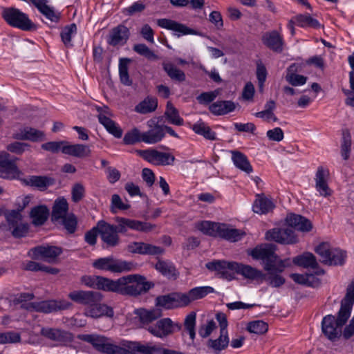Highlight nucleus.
I'll use <instances>...</instances> for the list:
<instances>
[{
    "label": "nucleus",
    "mask_w": 354,
    "mask_h": 354,
    "mask_svg": "<svg viewBox=\"0 0 354 354\" xmlns=\"http://www.w3.org/2000/svg\"><path fill=\"white\" fill-rule=\"evenodd\" d=\"M162 66L165 72L172 80L177 82L185 80V73L175 66L173 63L165 61L162 63Z\"/></svg>",
    "instance_id": "obj_40"
},
{
    "label": "nucleus",
    "mask_w": 354,
    "mask_h": 354,
    "mask_svg": "<svg viewBox=\"0 0 354 354\" xmlns=\"http://www.w3.org/2000/svg\"><path fill=\"white\" fill-rule=\"evenodd\" d=\"M136 314L138 316L142 327L147 330L149 326H152V322L162 316V312L160 309L146 310L144 308L138 309Z\"/></svg>",
    "instance_id": "obj_28"
},
{
    "label": "nucleus",
    "mask_w": 354,
    "mask_h": 354,
    "mask_svg": "<svg viewBox=\"0 0 354 354\" xmlns=\"http://www.w3.org/2000/svg\"><path fill=\"white\" fill-rule=\"evenodd\" d=\"M146 8V5L141 1L134 2L130 6L125 8L122 10V13L125 16H133L138 13H141Z\"/></svg>",
    "instance_id": "obj_62"
},
{
    "label": "nucleus",
    "mask_w": 354,
    "mask_h": 354,
    "mask_svg": "<svg viewBox=\"0 0 354 354\" xmlns=\"http://www.w3.org/2000/svg\"><path fill=\"white\" fill-rule=\"evenodd\" d=\"M232 160L237 168L248 174L252 171V167L246 156H232Z\"/></svg>",
    "instance_id": "obj_63"
},
{
    "label": "nucleus",
    "mask_w": 354,
    "mask_h": 354,
    "mask_svg": "<svg viewBox=\"0 0 354 354\" xmlns=\"http://www.w3.org/2000/svg\"><path fill=\"white\" fill-rule=\"evenodd\" d=\"M156 269L168 279H176L178 275L175 266L167 261L158 260L156 264Z\"/></svg>",
    "instance_id": "obj_41"
},
{
    "label": "nucleus",
    "mask_w": 354,
    "mask_h": 354,
    "mask_svg": "<svg viewBox=\"0 0 354 354\" xmlns=\"http://www.w3.org/2000/svg\"><path fill=\"white\" fill-rule=\"evenodd\" d=\"M96 286L97 288L100 290H103L104 291H110L119 293L120 286L121 285V281L122 282L124 279H121V278L114 281L106 277L96 276Z\"/></svg>",
    "instance_id": "obj_31"
},
{
    "label": "nucleus",
    "mask_w": 354,
    "mask_h": 354,
    "mask_svg": "<svg viewBox=\"0 0 354 354\" xmlns=\"http://www.w3.org/2000/svg\"><path fill=\"white\" fill-rule=\"evenodd\" d=\"M133 49L140 55L145 56L149 59L156 60L158 57L144 44H136Z\"/></svg>",
    "instance_id": "obj_61"
},
{
    "label": "nucleus",
    "mask_w": 354,
    "mask_h": 354,
    "mask_svg": "<svg viewBox=\"0 0 354 354\" xmlns=\"http://www.w3.org/2000/svg\"><path fill=\"white\" fill-rule=\"evenodd\" d=\"M266 239L281 244H294L297 243L298 239L292 228L276 227L268 230L266 234Z\"/></svg>",
    "instance_id": "obj_13"
},
{
    "label": "nucleus",
    "mask_w": 354,
    "mask_h": 354,
    "mask_svg": "<svg viewBox=\"0 0 354 354\" xmlns=\"http://www.w3.org/2000/svg\"><path fill=\"white\" fill-rule=\"evenodd\" d=\"M214 290L210 286L196 287L189 290L187 293L192 304L193 301L205 297L209 293L214 292Z\"/></svg>",
    "instance_id": "obj_46"
},
{
    "label": "nucleus",
    "mask_w": 354,
    "mask_h": 354,
    "mask_svg": "<svg viewBox=\"0 0 354 354\" xmlns=\"http://www.w3.org/2000/svg\"><path fill=\"white\" fill-rule=\"evenodd\" d=\"M41 148L53 153L62 152L66 155H88L89 148L84 145H71L67 141L48 142L41 145Z\"/></svg>",
    "instance_id": "obj_8"
},
{
    "label": "nucleus",
    "mask_w": 354,
    "mask_h": 354,
    "mask_svg": "<svg viewBox=\"0 0 354 354\" xmlns=\"http://www.w3.org/2000/svg\"><path fill=\"white\" fill-rule=\"evenodd\" d=\"M97 227L100 228V235L102 241L107 247H116L120 243L119 231L116 225L101 220L97 222Z\"/></svg>",
    "instance_id": "obj_14"
},
{
    "label": "nucleus",
    "mask_w": 354,
    "mask_h": 354,
    "mask_svg": "<svg viewBox=\"0 0 354 354\" xmlns=\"http://www.w3.org/2000/svg\"><path fill=\"white\" fill-rule=\"evenodd\" d=\"M297 25L302 28H319L321 25L319 22L308 15H297L295 16Z\"/></svg>",
    "instance_id": "obj_47"
},
{
    "label": "nucleus",
    "mask_w": 354,
    "mask_h": 354,
    "mask_svg": "<svg viewBox=\"0 0 354 354\" xmlns=\"http://www.w3.org/2000/svg\"><path fill=\"white\" fill-rule=\"evenodd\" d=\"M77 32V26L75 24L66 26L61 32V38L66 47L72 46L71 37Z\"/></svg>",
    "instance_id": "obj_58"
},
{
    "label": "nucleus",
    "mask_w": 354,
    "mask_h": 354,
    "mask_svg": "<svg viewBox=\"0 0 354 354\" xmlns=\"http://www.w3.org/2000/svg\"><path fill=\"white\" fill-rule=\"evenodd\" d=\"M157 24L161 28L173 30L177 32V36L185 35H198V32L186 25L178 23L176 21L168 19H160L157 21Z\"/></svg>",
    "instance_id": "obj_19"
},
{
    "label": "nucleus",
    "mask_w": 354,
    "mask_h": 354,
    "mask_svg": "<svg viewBox=\"0 0 354 354\" xmlns=\"http://www.w3.org/2000/svg\"><path fill=\"white\" fill-rule=\"evenodd\" d=\"M236 108L235 104L232 101H218L209 106V111L214 115H221L233 111Z\"/></svg>",
    "instance_id": "obj_37"
},
{
    "label": "nucleus",
    "mask_w": 354,
    "mask_h": 354,
    "mask_svg": "<svg viewBox=\"0 0 354 354\" xmlns=\"http://www.w3.org/2000/svg\"><path fill=\"white\" fill-rule=\"evenodd\" d=\"M165 116L168 122L172 124L181 126L183 124V119L180 117L178 111L171 102H167L165 112Z\"/></svg>",
    "instance_id": "obj_44"
},
{
    "label": "nucleus",
    "mask_w": 354,
    "mask_h": 354,
    "mask_svg": "<svg viewBox=\"0 0 354 354\" xmlns=\"http://www.w3.org/2000/svg\"><path fill=\"white\" fill-rule=\"evenodd\" d=\"M145 159L151 164L156 166L173 165L175 156H144Z\"/></svg>",
    "instance_id": "obj_57"
},
{
    "label": "nucleus",
    "mask_w": 354,
    "mask_h": 354,
    "mask_svg": "<svg viewBox=\"0 0 354 354\" xmlns=\"http://www.w3.org/2000/svg\"><path fill=\"white\" fill-rule=\"evenodd\" d=\"M348 309H339L337 317L332 315L325 316L322 322V330L330 341H336L342 335V328L349 318Z\"/></svg>",
    "instance_id": "obj_3"
},
{
    "label": "nucleus",
    "mask_w": 354,
    "mask_h": 354,
    "mask_svg": "<svg viewBox=\"0 0 354 354\" xmlns=\"http://www.w3.org/2000/svg\"><path fill=\"white\" fill-rule=\"evenodd\" d=\"M247 330L251 333L263 335L268 330V325L262 320H256L248 324Z\"/></svg>",
    "instance_id": "obj_50"
},
{
    "label": "nucleus",
    "mask_w": 354,
    "mask_h": 354,
    "mask_svg": "<svg viewBox=\"0 0 354 354\" xmlns=\"http://www.w3.org/2000/svg\"><path fill=\"white\" fill-rule=\"evenodd\" d=\"M68 297L73 301L83 305H93L102 300V295L96 291L77 290L69 293Z\"/></svg>",
    "instance_id": "obj_17"
},
{
    "label": "nucleus",
    "mask_w": 354,
    "mask_h": 354,
    "mask_svg": "<svg viewBox=\"0 0 354 354\" xmlns=\"http://www.w3.org/2000/svg\"><path fill=\"white\" fill-rule=\"evenodd\" d=\"M35 259H42L48 262H53L62 254L61 248L56 246H37L32 249Z\"/></svg>",
    "instance_id": "obj_20"
},
{
    "label": "nucleus",
    "mask_w": 354,
    "mask_h": 354,
    "mask_svg": "<svg viewBox=\"0 0 354 354\" xmlns=\"http://www.w3.org/2000/svg\"><path fill=\"white\" fill-rule=\"evenodd\" d=\"M158 106V100L153 97H147L135 106V111L141 114L153 112Z\"/></svg>",
    "instance_id": "obj_42"
},
{
    "label": "nucleus",
    "mask_w": 354,
    "mask_h": 354,
    "mask_svg": "<svg viewBox=\"0 0 354 354\" xmlns=\"http://www.w3.org/2000/svg\"><path fill=\"white\" fill-rule=\"evenodd\" d=\"M354 304V281H353L347 288V291L344 299L341 302L340 309L345 308L348 309L349 316L351 315L352 306Z\"/></svg>",
    "instance_id": "obj_52"
},
{
    "label": "nucleus",
    "mask_w": 354,
    "mask_h": 354,
    "mask_svg": "<svg viewBox=\"0 0 354 354\" xmlns=\"http://www.w3.org/2000/svg\"><path fill=\"white\" fill-rule=\"evenodd\" d=\"M156 306L165 309H174V300L173 292L158 296L156 298Z\"/></svg>",
    "instance_id": "obj_51"
},
{
    "label": "nucleus",
    "mask_w": 354,
    "mask_h": 354,
    "mask_svg": "<svg viewBox=\"0 0 354 354\" xmlns=\"http://www.w3.org/2000/svg\"><path fill=\"white\" fill-rule=\"evenodd\" d=\"M286 222L290 227V228H294L303 232H308L313 228V224L310 221L299 214H288L286 218Z\"/></svg>",
    "instance_id": "obj_23"
},
{
    "label": "nucleus",
    "mask_w": 354,
    "mask_h": 354,
    "mask_svg": "<svg viewBox=\"0 0 354 354\" xmlns=\"http://www.w3.org/2000/svg\"><path fill=\"white\" fill-rule=\"evenodd\" d=\"M315 252L320 257L321 262L328 266H342L346 257L345 251L332 248L328 242L319 243Z\"/></svg>",
    "instance_id": "obj_7"
},
{
    "label": "nucleus",
    "mask_w": 354,
    "mask_h": 354,
    "mask_svg": "<svg viewBox=\"0 0 354 354\" xmlns=\"http://www.w3.org/2000/svg\"><path fill=\"white\" fill-rule=\"evenodd\" d=\"M100 123L102 124L106 131L117 138H120L123 131L120 127L109 117L100 116Z\"/></svg>",
    "instance_id": "obj_43"
},
{
    "label": "nucleus",
    "mask_w": 354,
    "mask_h": 354,
    "mask_svg": "<svg viewBox=\"0 0 354 354\" xmlns=\"http://www.w3.org/2000/svg\"><path fill=\"white\" fill-rule=\"evenodd\" d=\"M129 37V30L127 27L119 25L113 28L110 32L108 43L113 46L124 45Z\"/></svg>",
    "instance_id": "obj_26"
},
{
    "label": "nucleus",
    "mask_w": 354,
    "mask_h": 354,
    "mask_svg": "<svg viewBox=\"0 0 354 354\" xmlns=\"http://www.w3.org/2000/svg\"><path fill=\"white\" fill-rule=\"evenodd\" d=\"M92 265L96 269L111 272L129 271L133 267L132 263L115 259L112 256L97 259L93 262Z\"/></svg>",
    "instance_id": "obj_9"
},
{
    "label": "nucleus",
    "mask_w": 354,
    "mask_h": 354,
    "mask_svg": "<svg viewBox=\"0 0 354 354\" xmlns=\"http://www.w3.org/2000/svg\"><path fill=\"white\" fill-rule=\"evenodd\" d=\"M130 351H133L134 354L136 352L141 353L142 354H158L159 348L157 346H149L140 344L139 343H131L129 346Z\"/></svg>",
    "instance_id": "obj_55"
},
{
    "label": "nucleus",
    "mask_w": 354,
    "mask_h": 354,
    "mask_svg": "<svg viewBox=\"0 0 354 354\" xmlns=\"http://www.w3.org/2000/svg\"><path fill=\"white\" fill-rule=\"evenodd\" d=\"M182 326L179 323H174L170 318H162L156 324L147 327V331L155 337L164 338L173 334L176 329L180 330Z\"/></svg>",
    "instance_id": "obj_10"
},
{
    "label": "nucleus",
    "mask_w": 354,
    "mask_h": 354,
    "mask_svg": "<svg viewBox=\"0 0 354 354\" xmlns=\"http://www.w3.org/2000/svg\"><path fill=\"white\" fill-rule=\"evenodd\" d=\"M106 354H134L133 351H130V348H122L112 344H108L107 347L105 348Z\"/></svg>",
    "instance_id": "obj_64"
},
{
    "label": "nucleus",
    "mask_w": 354,
    "mask_h": 354,
    "mask_svg": "<svg viewBox=\"0 0 354 354\" xmlns=\"http://www.w3.org/2000/svg\"><path fill=\"white\" fill-rule=\"evenodd\" d=\"M262 42L274 52L279 53L283 50V37L277 30L265 32L262 36Z\"/></svg>",
    "instance_id": "obj_22"
},
{
    "label": "nucleus",
    "mask_w": 354,
    "mask_h": 354,
    "mask_svg": "<svg viewBox=\"0 0 354 354\" xmlns=\"http://www.w3.org/2000/svg\"><path fill=\"white\" fill-rule=\"evenodd\" d=\"M234 262H227L225 261H214L206 264V268L209 270L218 272L223 277L227 278L228 270H232V264Z\"/></svg>",
    "instance_id": "obj_39"
},
{
    "label": "nucleus",
    "mask_w": 354,
    "mask_h": 354,
    "mask_svg": "<svg viewBox=\"0 0 354 354\" xmlns=\"http://www.w3.org/2000/svg\"><path fill=\"white\" fill-rule=\"evenodd\" d=\"M299 66L296 64H292L287 69L286 75V81L293 86H297L304 84L307 81V77L297 74Z\"/></svg>",
    "instance_id": "obj_35"
},
{
    "label": "nucleus",
    "mask_w": 354,
    "mask_h": 354,
    "mask_svg": "<svg viewBox=\"0 0 354 354\" xmlns=\"http://www.w3.org/2000/svg\"><path fill=\"white\" fill-rule=\"evenodd\" d=\"M149 129L143 132L142 142L148 144H155L162 140L165 137L163 124H160L156 119H151L147 122Z\"/></svg>",
    "instance_id": "obj_15"
},
{
    "label": "nucleus",
    "mask_w": 354,
    "mask_h": 354,
    "mask_svg": "<svg viewBox=\"0 0 354 354\" xmlns=\"http://www.w3.org/2000/svg\"><path fill=\"white\" fill-rule=\"evenodd\" d=\"M293 263L304 268L317 269L315 272L316 275H323L324 274V270L319 268L316 257L310 252H306L301 255L295 257L293 259Z\"/></svg>",
    "instance_id": "obj_24"
},
{
    "label": "nucleus",
    "mask_w": 354,
    "mask_h": 354,
    "mask_svg": "<svg viewBox=\"0 0 354 354\" xmlns=\"http://www.w3.org/2000/svg\"><path fill=\"white\" fill-rule=\"evenodd\" d=\"M232 266V270H234L237 274L242 275L245 279L250 280H261L263 276V272L261 270L251 266L236 262H234Z\"/></svg>",
    "instance_id": "obj_27"
},
{
    "label": "nucleus",
    "mask_w": 354,
    "mask_h": 354,
    "mask_svg": "<svg viewBox=\"0 0 354 354\" xmlns=\"http://www.w3.org/2000/svg\"><path fill=\"white\" fill-rule=\"evenodd\" d=\"M8 156H0V178L12 179L18 177L20 171L15 160L8 158Z\"/></svg>",
    "instance_id": "obj_25"
},
{
    "label": "nucleus",
    "mask_w": 354,
    "mask_h": 354,
    "mask_svg": "<svg viewBox=\"0 0 354 354\" xmlns=\"http://www.w3.org/2000/svg\"><path fill=\"white\" fill-rule=\"evenodd\" d=\"M80 339L91 344L96 350L102 353L105 352V348L109 344L106 337L98 335H82Z\"/></svg>",
    "instance_id": "obj_34"
},
{
    "label": "nucleus",
    "mask_w": 354,
    "mask_h": 354,
    "mask_svg": "<svg viewBox=\"0 0 354 354\" xmlns=\"http://www.w3.org/2000/svg\"><path fill=\"white\" fill-rule=\"evenodd\" d=\"M142 135L143 132H140L137 128H133L125 133L123 142L126 145H134L142 142Z\"/></svg>",
    "instance_id": "obj_53"
},
{
    "label": "nucleus",
    "mask_w": 354,
    "mask_h": 354,
    "mask_svg": "<svg viewBox=\"0 0 354 354\" xmlns=\"http://www.w3.org/2000/svg\"><path fill=\"white\" fill-rule=\"evenodd\" d=\"M28 185L35 187L40 190H44L48 187L53 185L55 183V180L45 176H31L28 179L25 180Z\"/></svg>",
    "instance_id": "obj_33"
},
{
    "label": "nucleus",
    "mask_w": 354,
    "mask_h": 354,
    "mask_svg": "<svg viewBox=\"0 0 354 354\" xmlns=\"http://www.w3.org/2000/svg\"><path fill=\"white\" fill-rule=\"evenodd\" d=\"M229 344V338L227 335V332L222 333L221 332L220 336L216 339H209L207 345L209 347L212 348L214 350V351L218 353L221 351L225 349L227 347Z\"/></svg>",
    "instance_id": "obj_45"
},
{
    "label": "nucleus",
    "mask_w": 354,
    "mask_h": 354,
    "mask_svg": "<svg viewBox=\"0 0 354 354\" xmlns=\"http://www.w3.org/2000/svg\"><path fill=\"white\" fill-rule=\"evenodd\" d=\"M7 149L13 153H31L30 146L28 143L14 142L7 146Z\"/></svg>",
    "instance_id": "obj_59"
},
{
    "label": "nucleus",
    "mask_w": 354,
    "mask_h": 354,
    "mask_svg": "<svg viewBox=\"0 0 354 354\" xmlns=\"http://www.w3.org/2000/svg\"><path fill=\"white\" fill-rule=\"evenodd\" d=\"M113 308L106 304L91 305V308L86 311V315L93 318H99L102 316L113 317Z\"/></svg>",
    "instance_id": "obj_32"
},
{
    "label": "nucleus",
    "mask_w": 354,
    "mask_h": 354,
    "mask_svg": "<svg viewBox=\"0 0 354 354\" xmlns=\"http://www.w3.org/2000/svg\"><path fill=\"white\" fill-rule=\"evenodd\" d=\"M127 250L131 253L140 254L142 255L161 254L164 249L149 243L144 242H132L127 245Z\"/></svg>",
    "instance_id": "obj_18"
},
{
    "label": "nucleus",
    "mask_w": 354,
    "mask_h": 354,
    "mask_svg": "<svg viewBox=\"0 0 354 354\" xmlns=\"http://www.w3.org/2000/svg\"><path fill=\"white\" fill-rule=\"evenodd\" d=\"M173 294L175 308H184L191 304L187 292H173Z\"/></svg>",
    "instance_id": "obj_60"
},
{
    "label": "nucleus",
    "mask_w": 354,
    "mask_h": 354,
    "mask_svg": "<svg viewBox=\"0 0 354 354\" xmlns=\"http://www.w3.org/2000/svg\"><path fill=\"white\" fill-rule=\"evenodd\" d=\"M277 246L272 243L257 246L248 254L254 259H261L263 263V268L267 271L263 273L261 280H264L269 286L273 288H279L283 286L286 279L281 273L286 267L290 266L288 259L281 260L276 254Z\"/></svg>",
    "instance_id": "obj_1"
},
{
    "label": "nucleus",
    "mask_w": 354,
    "mask_h": 354,
    "mask_svg": "<svg viewBox=\"0 0 354 354\" xmlns=\"http://www.w3.org/2000/svg\"><path fill=\"white\" fill-rule=\"evenodd\" d=\"M192 129L196 133L203 136L206 139H215V133L203 122H198L194 124Z\"/></svg>",
    "instance_id": "obj_49"
},
{
    "label": "nucleus",
    "mask_w": 354,
    "mask_h": 354,
    "mask_svg": "<svg viewBox=\"0 0 354 354\" xmlns=\"http://www.w3.org/2000/svg\"><path fill=\"white\" fill-rule=\"evenodd\" d=\"M201 230L204 233L212 236H219L230 241L236 242L240 240L245 233H241L239 230L228 228L224 224L203 222Z\"/></svg>",
    "instance_id": "obj_6"
},
{
    "label": "nucleus",
    "mask_w": 354,
    "mask_h": 354,
    "mask_svg": "<svg viewBox=\"0 0 354 354\" xmlns=\"http://www.w3.org/2000/svg\"><path fill=\"white\" fill-rule=\"evenodd\" d=\"M196 314L195 312L189 313L185 317L184 321L185 329L188 332L192 340L195 338V326H196Z\"/></svg>",
    "instance_id": "obj_56"
},
{
    "label": "nucleus",
    "mask_w": 354,
    "mask_h": 354,
    "mask_svg": "<svg viewBox=\"0 0 354 354\" xmlns=\"http://www.w3.org/2000/svg\"><path fill=\"white\" fill-rule=\"evenodd\" d=\"M35 297L32 293L22 292L15 295L13 303L15 304H21V308L29 311H37L44 313H50L54 311L65 310L68 308L71 304L66 301H43L40 302L26 303Z\"/></svg>",
    "instance_id": "obj_2"
},
{
    "label": "nucleus",
    "mask_w": 354,
    "mask_h": 354,
    "mask_svg": "<svg viewBox=\"0 0 354 354\" xmlns=\"http://www.w3.org/2000/svg\"><path fill=\"white\" fill-rule=\"evenodd\" d=\"M119 294L122 295L137 296L147 292L154 284L147 281L145 278L138 274H131L121 277Z\"/></svg>",
    "instance_id": "obj_4"
},
{
    "label": "nucleus",
    "mask_w": 354,
    "mask_h": 354,
    "mask_svg": "<svg viewBox=\"0 0 354 354\" xmlns=\"http://www.w3.org/2000/svg\"><path fill=\"white\" fill-rule=\"evenodd\" d=\"M14 138L17 140H28L32 142H39L45 140V133L39 130L32 127H25L19 129L14 135Z\"/></svg>",
    "instance_id": "obj_29"
},
{
    "label": "nucleus",
    "mask_w": 354,
    "mask_h": 354,
    "mask_svg": "<svg viewBox=\"0 0 354 354\" xmlns=\"http://www.w3.org/2000/svg\"><path fill=\"white\" fill-rule=\"evenodd\" d=\"M6 222L8 230L15 238L24 236L28 230L26 224L22 222V216L19 209H12L10 213L6 215Z\"/></svg>",
    "instance_id": "obj_11"
},
{
    "label": "nucleus",
    "mask_w": 354,
    "mask_h": 354,
    "mask_svg": "<svg viewBox=\"0 0 354 354\" xmlns=\"http://www.w3.org/2000/svg\"><path fill=\"white\" fill-rule=\"evenodd\" d=\"M330 177L329 170L320 166L315 174V189L319 195L324 197L330 196L333 191L330 189L328 181Z\"/></svg>",
    "instance_id": "obj_16"
},
{
    "label": "nucleus",
    "mask_w": 354,
    "mask_h": 354,
    "mask_svg": "<svg viewBox=\"0 0 354 354\" xmlns=\"http://www.w3.org/2000/svg\"><path fill=\"white\" fill-rule=\"evenodd\" d=\"M40 334L46 339L60 344L72 340L71 333L57 328L43 327L41 329Z\"/></svg>",
    "instance_id": "obj_21"
},
{
    "label": "nucleus",
    "mask_w": 354,
    "mask_h": 354,
    "mask_svg": "<svg viewBox=\"0 0 354 354\" xmlns=\"http://www.w3.org/2000/svg\"><path fill=\"white\" fill-rule=\"evenodd\" d=\"M68 204L64 198H58L55 201L53 206L51 220L53 222H59L68 214Z\"/></svg>",
    "instance_id": "obj_30"
},
{
    "label": "nucleus",
    "mask_w": 354,
    "mask_h": 354,
    "mask_svg": "<svg viewBox=\"0 0 354 354\" xmlns=\"http://www.w3.org/2000/svg\"><path fill=\"white\" fill-rule=\"evenodd\" d=\"M1 15L6 23L12 27L17 28L24 31H35L37 30V25L29 19L26 13L17 8H3Z\"/></svg>",
    "instance_id": "obj_5"
},
{
    "label": "nucleus",
    "mask_w": 354,
    "mask_h": 354,
    "mask_svg": "<svg viewBox=\"0 0 354 354\" xmlns=\"http://www.w3.org/2000/svg\"><path fill=\"white\" fill-rule=\"evenodd\" d=\"M131 60L129 58H121L119 63V75L121 82L127 86H130L132 84L129 73L128 66Z\"/></svg>",
    "instance_id": "obj_48"
},
{
    "label": "nucleus",
    "mask_w": 354,
    "mask_h": 354,
    "mask_svg": "<svg viewBox=\"0 0 354 354\" xmlns=\"http://www.w3.org/2000/svg\"><path fill=\"white\" fill-rule=\"evenodd\" d=\"M30 214L35 225H42L48 218L49 209L45 205H39L33 207Z\"/></svg>",
    "instance_id": "obj_36"
},
{
    "label": "nucleus",
    "mask_w": 354,
    "mask_h": 354,
    "mask_svg": "<svg viewBox=\"0 0 354 354\" xmlns=\"http://www.w3.org/2000/svg\"><path fill=\"white\" fill-rule=\"evenodd\" d=\"M274 207V204L271 199L265 196H259L253 204L252 209L254 212L263 214H267L272 210Z\"/></svg>",
    "instance_id": "obj_38"
},
{
    "label": "nucleus",
    "mask_w": 354,
    "mask_h": 354,
    "mask_svg": "<svg viewBox=\"0 0 354 354\" xmlns=\"http://www.w3.org/2000/svg\"><path fill=\"white\" fill-rule=\"evenodd\" d=\"M118 230L120 233L124 234L129 229L142 232H149L152 231L156 225L147 222H142L137 220L127 218L124 217H116Z\"/></svg>",
    "instance_id": "obj_12"
},
{
    "label": "nucleus",
    "mask_w": 354,
    "mask_h": 354,
    "mask_svg": "<svg viewBox=\"0 0 354 354\" xmlns=\"http://www.w3.org/2000/svg\"><path fill=\"white\" fill-rule=\"evenodd\" d=\"M59 223L63 225L64 229L68 234H73L77 230V219L73 214H69L62 219L59 220Z\"/></svg>",
    "instance_id": "obj_54"
}]
</instances>
